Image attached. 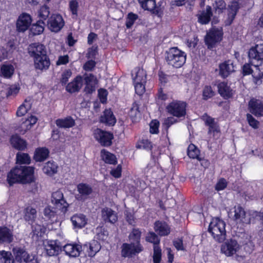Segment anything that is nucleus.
I'll list each match as a JSON object with an SVG mask.
<instances>
[{
    "mask_svg": "<svg viewBox=\"0 0 263 263\" xmlns=\"http://www.w3.org/2000/svg\"><path fill=\"white\" fill-rule=\"evenodd\" d=\"M34 168L32 166H16L7 175V180L10 185L14 183H30L34 181Z\"/></svg>",
    "mask_w": 263,
    "mask_h": 263,
    "instance_id": "nucleus-1",
    "label": "nucleus"
},
{
    "mask_svg": "<svg viewBox=\"0 0 263 263\" xmlns=\"http://www.w3.org/2000/svg\"><path fill=\"white\" fill-rule=\"evenodd\" d=\"M186 54L178 47H172L166 52L165 60L168 65L176 68L182 67L185 63Z\"/></svg>",
    "mask_w": 263,
    "mask_h": 263,
    "instance_id": "nucleus-2",
    "label": "nucleus"
},
{
    "mask_svg": "<svg viewBox=\"0 0 263 263\" xmlns=\"http://www.w3.org/2000/svg\"><path fill=\"white\" fill-rule=\"evenodd\" d=\"M224 222L218 218H213L211 221L209 231L213 238L218 242L223 241L226 238V229Z\"/></svg>",
    "mask_w": 263,
    "mask_h": 263,
    "instance_id": "nucleus-3",
    "label": "nucleus"
},
{
    "mask_svg": "<svg viewBox=\"0 0 263 263\" xmlns=\"http://www.w3.org/2000/svg\"><path fill=\"white\" fill-rule=\"evenodd\" d=\"M223 35L221 27H214L207 32L205 37V43L209 49H212L222 40Z\"/></svg>",
    "mask_w": 263,
    "mask_h": 263,
    "instance_id": "nucleus-4",
    "label": "nucleus"
},
{
    "mask_svg": "<svg viewBox=\"0 0 263 263\" xmlns=\"http://www.w3.org/2000/svg\"><path fill=\"white\" fill-rule=\"evenodd\" d=\"M186 107L185 102L176 100L172 101L166 106V110L171 115L180 118L186 115Z\"/></svg>",
    "mask_w": 263,
    "mask_h": 263,
    "instance_id": "nucleus-5",
    "label": "nucleus"
},
{
    "mask_svg": "<svg viewBox=\"0 0 263 263\" xmlns=\"http://www.w3.org/2000/svg\"><path fill=\"white\" fill-rule=\"evenodd\" d=\"M121 255L124 257L130 258L143 250L141 244H135L134 242L124 243L121 247Z\"/></svg>",
    "mask_w": 263,
    "mask_h": 263,
    "instance_id": "nucleus-6",
    "label": "nucleus"
},
{
    "mask_svg": "<svg viewBox=\"0 0 263 263\" xmlns=\"http://www.w3.org/2000/svg\"><path fill=\"white\" fill-rule=\"evenodd\" d=\"M93 136L95 139L103 146H109L112 144L113 135L109 132L97 128L93 131Z\"/></svg>",
    "mask_w": 263,
    "mask_h": 263,
    "instance_id": "nucleus-7",
    "label": "nucleus"
},
{
    "mask_svg": "<svg viewBox=\"0 0 263 263\" xmlns=\"http://www.w3.org/2000/svg\"><path fill=\"white\" fill-rule=\"evenodd\" d=\"M51 202L58 209L65 213L67 211L69 204L64 197L63 192L58 190L53 192L51 196Z\"/></svg>",
    "mask_w": 263,
    "mask_h": 263,
    "instance_id": "nucleus-8",
    "label": "nucleus"
},
{
    "mask_svg": "<svg viewBox=\"0 0 263 263\" xmlns=\"http://www.w3.org/2000/svg\"><path fill=\"white\" fill-rule=\"evenodd\" d=\"M240 249V246L234 239H230L226 241L221 247V252L228 257L237 254Z\"/></svg>",
    "mask_w": 263,
    "mask_h": 263,
    "instance_id": "nucleus-9",
    "label": "nucleus"
},
{
    "mask_svg": "<svg viewBox=\"0 0 263 263\" xmlns=\"http://www.w3.org/2000/svg\"><path fill=\"white\" fill-rule=\"evenodd\" d=\"M64 21L62 16L59 14H53L49 18L47 25L49 29L54 32H58L64 27Z\"/></svg>",
    "mask_w": 263,
    "mask_h": 263,
    "instance_id": "nucleus-10",
    "label": "nucleus"
},
{
    "mask_svg": "<svg viewBox=\"0 0 263 263\" xmlns=\"http://www.w3.org/2000/svg\"><path fill=\"white\" fill-rule=\"evenodd\" d=\"M77 189L79 194L77 195L76 198L79 201H85L90 198L93 193L92 187L86 183H79L77 185Z\"/></svg>",
    "mask_w": 263,
    "mask_h": 263,
    "instance_id": "nucleus-11",
    "label": "nucleus"
},
{
    "mask_svg": "<svg viewBox=\"0 0 263 263\" xmlns=\"http://www.w3.org/2000/svg\"><path fill=\"white\" fill-rule=\"evenodd\" d=\"M249 57L253 63L257 62L259 65L263 63V43L252 47L249 51Z\"/></svg>",
    "mask_w": 263,
    "mask_h": 263,
    "instance_id": "nucleus-12",
    "label": "nucleus"
},
{
    "mask_svg": "<svg viewBox=\"0 0 263 263\" xmlns=\"http://www.w3.org/2000/svg\"><path fill=\"white\" fill-rule=\"evenodd\" d=\"M101 217L105 223L110 224H115L118 219L117 213L108 207H104L101 209Z\"/></svg>",
    "mask_w": 263,
    "mask_h": 263,
    "instance_id": "nucleus-13",
    "label": "nucleus"
},
{
    "mask_svg": "<svg viewBox=\"0 0 263 263\" xmlns=\"http://www.w3.org/2000/svg\"><path fill=\"white\" fill-rule=\"evenodd\" d=\"M47 254L50 256H57L62 251V247L57 240H48L44 243Z\"/></svg>",
    "mask_w": 263,
    "mask_h": 263,
    "instance_id": "nucleus-14",
    "label": "nucleus"
},
{
    "mask_svg": "<svg viewBox=\"0 0 263 263\" xmlns=\"http://www.w3.org/2000/svg\"><path fill=\"white\" fill-rule=\"evenodd\" d=\"M32 22L31 17L29 14L23 13L21 14L16 22L17 30L24 32L28 29Z\"/></svg>",
    "mask_w": 263,
    "mask_h": 263,
    "instance_id": "nucleus-15",
    "label": "nucleus"
},
{
    "mask_svg": "<svg viewBox=\"0 0 263 263\" xmlns=\"http://www.w3.org/2000/svg\"><path fill=\"white\" fill-rule=\"evenodd\" d=\"M28 51L30 55L33 59L47 55L45 46L39 43L30 44L28 47Z\"/></svg>",
    "mask_w": 263,
    "mask_h": 263,
    "instance_id": "nucleus-16",
    "label": "nucleus"
},
{
    "mask_svg": "<svg viewBox=\"0 0 263 263\" xmlns=\"http://www.w3.org/2000/svg\"><path fill=\"white\" fill-rule=\"evenodd\" d=\"M249 107L250 112L256 116L263 115V103L261 100L252 99L249 102Z\"/></svg>",
    "mask_w": 263,
    "mask_h": 263,
    "instance_id": "nucleus-17",
    "label": "nucleus"
},
{
    "mask_svg": "<svg viewBox=\"0 0 263 263\" xmlns=\"http://www.w3.org/2000/svg\"><path fill=\"white\" fill-rule=\"evenodd\" d=\"M63 248L66 255L72 257L79 256L82 251V246L76 243H67Z\"/></svg>",
    "mask_w": 263,
    "mask_h": 263,
    "instance_id": "nucleus-18",
    "label": "nucleus"
},
{
    "mask_svg": "<svg viewBox=\"0 0 263 263\" xmlns=\"http://www.w3.org/2000/svg\"><path fill=\"white\" fill-rule=\"evenodd\" d=\"M34 67L42 71L48 69L50 65V62L47 55L36 57L33 59Z\"/></svg>",
    "mask_w": 263,
    "mask_h": 263,
    "instance_id": "nucleus-19",
    "label": "nucleus"
},
{
    "mask_svg": "<svg viewBox=\"0 0 263 263\" xmlns=\"http://www.w3.org/2000/svg\"><path fill=\"white\" fill-rule=\"evenodd\" d=\"M239 9V4L237 2H233L228 6V18L225 21L226 25L229 26L232 23Z\"/></svg>",
    "mask_w": 263,
    "mask_h": 263,
    "instance_id": "nucleus-20",
    "label": "nucleus"
},
{
    "mask_svg": "<svg viewBox=\"0 0 263 263\" xmlns=\"http://www.w3.org/2000/svg\"><path fill=\"white\" fill-rule=\"evenodd\" d=\"M217 87L219 93L224 99L232 97L234 93V91L226 82H223L219 83Z\"/></svg>",
    "mask_w": 263,
    "mask_h": 263,
    "instance_id": "nucleus-21",
    "label": "nucleus"
},
{
    "mask_svg": "<svg viewBox=\"0 0 263 263\" xmlns=\"http://www.w3.org/2000/svg\"><path fill=\"white\" fill-rule=\"evenodd\" d=\"M84 80L85 87L84 91L87 93H91L95 91L96 79L92 74H85Z\"/></svg>",
    "mask_w": 263,
    "mask_h": 263,
    "instance_id": "nucleus-22",
    "label": "nucleus"
},
{
    "mask_svg": "<svg viewBox=\"0 0 263 263\" xmlns=\"http://www.w3.org/2000/svg\"><path fill=\"white\" fill-rule=\"evenodd\" d=\"M234 71V66L231 60L225 61L219 65V73L223 78L227 77Z\"/></svg>",
    "mask_w": 263,
    "mask_h": 263,
    "instance_id": "nucleus-23",
    "label": "nucleus"
},
{
    "mask_svg": "<svg viewBox=\"0 0 263 263\" xmlns=\"http://www.w3.org/2000/svg\"><path fill=\"white\" fill-rule=\"evenodd\" d=\"M83 85V78L80 76L76 77L74 79L66 86V90L70 93H74L80 90Z\"/></svg>",
    "mask_w": 263,
    "mask_h": 263,
    "instance_id": "nucleus-24",
    "label": "nucleus"
},
{
    "mask_svg": "<svg viewBox=\"0 0 263 263\" xmlns=\"http://www.w3.org/2000/svg\"><path fill=\"white\" fill-rule=\"evenodd\" d=\"M154 230L159 235L164 236L168 235L170 233V228L168 225L164 222L157 221L154 224Z\"/></svg>",
    "mask_w": 263,
    "mask_h": 263,
    "instance_id": "nucleus-25",
    "label": "nucleus"
},
{
    "mask_svg": "<svg viewBox=\"0 0 263 263\" xmlns=\"http://www.w3.org/2000/svg\"><path fill=\"white\" fill-rule=\"evenodd\" d=\"M71 221L74 228H82L87 223V218L83 214H76L71 217Z\"/></svg>",
    "mask_w": 263,
    "mask_h": 263,
    "instance_id": "nucleus-26",
    "label": "nucleus"
},
{
    "mask_svg": "<svg viewBox=\"0 0 263 263\" xmlns=\"http://www.w3.org/2000/svg\"><path fill=\"white\" fill-rule=\"evenodd\" d=\"M134 82L146 83V71L142 68L137 67L132 71Z\"/></svg>",
    "mask_w": 263,
    "mask_h": 263,
    "instance_id": "nucleus-27",
    "label": "nucleus"
},
{
    "mask_svg": "<svg viewBox=\"0 0 263 263\" xmlns=\"http://www.w3.org/2000/svg\"><path fill=\"white\" fill-rule=\"evenodd\" d=\"M212 8L208 6L205 10H203L197 14L198 21L201 24H206L209 23L212 16Z\"/></svg>",
    "mask_w": 263,
    "mask_h": 263,
    "instance_id": "nucleus-28",
    "label": "nucleus"
},
{
    "mask_svg": "<svg viewBox=\"0 0 263 263\" xmlns=\"http://www.w3.org/2000/svg\"><path fill=\"white\" fill-rule=\"evenodd\" d=\"M100 122L112 126L116 123V119L110 109H106L100 117Z\"/></svg>",
    "mask_w": 263,
    "mask_h": 263,
    "instance_id": "nucleus-29",
    "label": "nucleus"
},
{
    "mask_svg": "<svg viewBox=\"0 0 263 263\" xmlns=\"http://www.w3.org/2000/svg\"><path fill=\"white\" fill-rule=\"evenodd\" d=\"M230 214L235 220L243 222V220L245 218L246 212L242 207L238 205L234 206Z\"/></svg>",
    "mask_w": 263,
    "mask_h": 263,
    "instance_id": "nucleus-30",
    "label": "nucleus"
},
{
    "mask_svg": "<svg viewBox=\"0 0 263 263\" xmlns=\"http://www.w3.org/2000/svg\"><path fill=\"white\" fill-rule=\"evenodd\" d=\"M13 239L12 231L7 227H0V242L10 243Z\"/></svg>",
    "mask_w": 263,
    "mask_h": 263,
    "instance_id": "nucleus-31",
    "label": "nucleus"
},
{
    "mask_svg": "<svg viewBox=\"0 0 263 263\" xmlns=\"http://www.w3.org/2000/svg\"><path fill=\"white\" fill-rule=\"evenodd\" d=\"M12 252L15 260L20 263L23 262L28 254L24 248L18 247L13 248Z\"/></svg>",
    "mask_w": 263,
    "mask_h": 263,
    "instance_id": "nucleus-32",
    "label": "nucleus"
},
{
    "mask_svg": "<svg viewBox=\"0 0 263 263\" xmlns=\"http://www.w3.org/2000/svg\"><path fill=\"white\" fill-rule=\"evenodd\" d=\"M10 142L13 147L20 151L25 149L27 146L26 141L17 135L11 137Z\"/></svg>",
    "mask_w": 263,
    "mask_h": 263,
    "instance_id": "nucleus-33",
    "label": "nucleus"
},
{
    "mask_svg": "<svg viewBox=\"0 0 263 263\" xmlns=\"http://www.w3.org/2000/svg\"><path fill=\"white\" fill-rule=\"evenodd\" d=\"M37 120V118L32 116L26 119L21 125L20 133L24 134L27 130L30 129L32 125L36 123Z\"/></svg>",
    "mask_w": 263,
    "mask_h": 263,
    "instance_id": "nucleus-34",
    "label": "nucleus"
},
{
    "mask_svg": "<svg viewBox=\"0 0 263 263\" xmlns=\"http://www.w3.org/2000/svg\"><path fill=\"white\" fill-rule=\"evenodd\" d=\"M24 219L29 223H32L36 217V210L32 206H28L24 210Z\"/></svg>",
    "mask_w": 263,
    "mask_h": 263,
    "instance_id": "nucleus-35",
    "label": "nucleus"
},
{
    "mask_svg": "<svg viewBox=\"0 0 263 263\" xmlns=\"http://www.w3.org/2000/svg\"><path fill=\"white\" fill-rule=\"evenodd\" d=\"M57 126L60 128H70L75 124V121L71 117L64 119H58L55 121Z\"/></svg>",
    "mask_w": 263,
    "mask_h": 263,
    "instance_id": "nucleus-36",
    "label": "nucleus"
},
{
    "mask_svg": "<svg viewBox=\"0 0 263 263\" xmlns=\"http://www.w3.org/2000/svg\"><path fill=\"white\" fill-rule=\"evenodd\" d=\"M58 166L53 161H49L45 163L43 168V172L47 175L52 176L58 172Z\"/></svg>",
    "mask_w": 263,
    "mask_h": 263,
    "instance_id": "nucleus-37",
    "label": "nucleus"
},
{
    "mask_svg": "<svg viewBox=\"0 0 263 263\" xmlns=\"http://www.w3.org/2000/svg\"><path fill=\"white\" fill-rule=\"evenodd\" d=\"M14 68L11 64H4L1 68V76L3 77L9 79L13 74Z\"/></svg>",
    "mask_w": 263,
    "mask_h": 263,
    "instance_id": "nucleus-38",
    "label": "nucleus"
},
{
    "mask_svg": "<svg viewBox=\"0 0 263 263\" xmlns=\"http://www.w3.org/2000/svg\"><path fill=\"white\" fill-rule=\"evenodd\" d=\"M205 123L207 125L209 126V134H213V136H215L216 134L219 133L220 130L218 126L216 123H215L213 118L208 117L206 119Z\"/></svg>",
    "mask_w": 263,
    "mask_h": 263,
    "instance_id": "nucleus-39",
    "label": "nucleus"
},
{
    "mask_svg": "<svg viewBox=\"0 0 263 263\" xmlns=\"http://www.w3.org/2000/svg\"><path fill=\"white\" fill-rule=\"evenodd\" d=\"M48 149L42 147L36 149L34 156V159L36 161L41 162L45 160L49 156Z\"/></svg>",
    "mask_w": 263,
    "mask_h": 263,
    "instance_id": "nucleus-40",
    "label": "nucleus"
},
{
    "mask_svg": "<svg viewBox=\"0 0 263 263\" xmlns=\"http://www.w3.org/2000/svg\"><path fill=\"white\" fill-rule=\"evenodd\" d=\"M102 159L105 163L110 164H116L117 162V158L114 154L103 149L101 152Z\"/></svg>",
    "mask_w": 263,
    "mask_h": 263,
    "instance_id": "nucleus-41",
    "label": "nucleus"
},
{
    "mask_svg": "<svg viewBox=\"0 0 263 263\" xmlns=\"http://www.w3.org/2000/svg\"><path fill=\"white\" fill-rule=\"evenodd\" d=\"M31 107V99H26L24 103L22 104L17 109L16 115L18 117H22L25 115L27 111Z\"/></svg>",
    "mask_w": 263,
    "mask_h": 263,
    "instance_id": "nucleus-42",
    "label": "nucleus"
},
{
    "mask_svg": "<svg viewBox=\"0 0 263 263\" xmlns=\"http://www.w3.org/2000/svg\"><path fill=\"white\" fill-rule=\"evenodd\" d=\"M101 249L100 243L96 240H92L88 245V255L90 257L94 256Z\"/></svg>",
    "mask_w": 263,
    "mask_h": 263,
    "instance_id": "nucleus-43",
    "label": "nucleus"
},
{
    "mask_svg": "<svg viewBox=\"0 0 263 263\" xmlns=\"http://www.w3.org/2000/svg\"><path fill=\"white\" fill-rule=\"evenodd\" d=\"M141 231L139 229H133L128 236V238L131 242H134L135 244H141Z\"/></svg>",
    "mask_w": 263,
    "mask_h": 263,
    "instance_id": "nucleus-44",
    "label": "nucleus"
},
{
    "mask_svg": "<svg viewBox=\"0 0 263 263\" xmlns=\"http://www.w3.org/2000/svg\"><path fill=\"white\" fill-rule=\"evenodd\" d=\"M200 151L197 147L194 144H191L187 149V155L189 157L192 159H197L201 161V158H199Z\"/></svg>",
    "mask_w": 263,
    "mask_h": 263,
    "instance_id": "nucleus-45",
    "label": "nucleus"
},
{
    "mask_svg": "<svg viewBox=\"0 0 263 263\" xmlns=\"http://www.w3.org/2000/svg\"><path fill=\"white\" fill-rule=\"evenodd\" d=\"M45 23L43 21L39 20L35 24L32 25L31 31L33 35H38L42 33L44 30Z\"/></svg>",
    "mask_w": 263,
    "mask_h": 263,
    "instance_id": "nucleus-46",
    "label": "nucleus"
},
{
    "mask_svg": "<svg viewBox=\"0 0 263 263\" xmlns=\"http://www.w3.org/2000/svg\"><path fill=\"white\" fill-rule=\"evenodd\" d=\"M0 263H14L11 253L8 251H1Z\"/></svg>",
    "mask_w": 263,
    "mask_h": 263,
    "instance_id": "nucleus-47",
    "label": "nucleus"
},
{
    "mask_svg": "<svg viewBox=\"0 0 263 263\" xmlns=\"http://www.w3.org/2000/svg\"><path fill=\"white\" fill-rule=\"evenodd\" d=\"M138 2L145 10L153 11L156 7L155 0H138Z\"/></svg>",
    "mask_w": 263,
    "mask_h": 263,
    "instance_id": "nucleus-48",
    "label": "nucleus"
},
{
    "mask_svg": "<svg viewBox=\"0 0 263 263\" xmlns=\"http://www.w3.org/2000/svg\"><path fill=\"white\" fill-rule=\"evenodd\" d=\"M16 162L20 164H28L30 163L31 159L26 153H17L16 156Z\"/></svg>",
    "mask_w": 263,
    "mask_h": 263,
    "instance_id": "nucleus-49",
    "label": "nucleus"
},
{
    "mask_svg": "<svg viewBox=\"0 0 263 263\" xmlns=\"http://www.w3.org/2000/svg\"><path fill=\"white\" fill-rule=\"evenodd\" d=\"M145 240L147 242L153 243L154 246H159L160 243V239L158 235L153 232H150L147 233Z\"/></svg>",
    "mask_w": 263,
    "mask_h": 263,
    "instance_id": "nucleus-50",
    "label": "nucleus"
},
{
    "mask_svg": "<svg viewBox=\"0 0 263 263\" xmlns=\"http://www.w3.org/2000/svg\"><path fill=\"white\" fill-rule=\"evenodd\" d=\"M50 14L49 8L46 6L44 5L41 7L38 12V15L41 21L46 20Z\"/></svg>",
    "mask_w": 263,
    "mask_h": 263,
    "instance_id": "nucleus-51",
    "label": "nucleus"
},
{
    "mask_svg": "<svg viewBox=\"0 0 263 263\" xmlns=\"http://www.w3.org/2000/svg\"><path fill=\"white\" fill-rule=\"evenodd\" d=\"M226 4L223 0H216L213 4L214 9L216 13L218 14L222 12V11L226 9Z\"/></svg>",
    "mask_w": 263,
    "mask_h": 263,
    "instance_id": "nucleus-52",
    "label": "nucleus"
},
{
    "mask_svg": "<svg viewBox=\"0 0 263 263\" xmlns=\"http://www.w3.org/2000/svg\"><path fill=\"white\" fill-rule=\"evenodd\" d=\"M161 260V249L159 246H154V263H160Z\"/></svg>",
    "mask_w": 263,
    "mask_h": 263,
    "instance_id": "nucleus-53",
    "label": "nucleus"
},
{
    "mask_svg": "<svg viewBox=\"0 0 263 263\" xmlns=\"http://www.w3.org/2000/svg\"><path fill=\"white\" fill-rule=\"evenodd\" d=\"M139 115L140 111L139 110V106L137 103L135 102L133 104L132 107L129 111V116L132 119H134Z\"/></svg>",
    "mask_w": 263,
    "mask_h": 263,
    "instance_id": "nucleus-54",
    "label": "nucleus"
},
{
    "mask_svg": "<svg viewBox=\"0 0 263 263\" xmlns=\"http://www.w3.org/2000/svg\"><path fill=\"white\" fill-rule=\"evenodd\" d=\"M138 18V15L132 12L128 13L126 21V26L127 28H130L134 24L135 21Z\"/></svg>",
    "mask_w": 263,
    "mask_h": 263,
    "instance_id": "nucleus-55",
    "label": "nucleus"
},
{
    "mask_svg": "<svg viewBox=\"0 0 263 263\" xmlns=\"http://www.w3.org/2000/svg\"><path fill=\"white\" fill-rule=\"evenodd\" d=\"M138 148H143L146 150H150L152 147V144L150 141L147 139H142L136 145Z\"/></svg>",
    "mask_w": 263,
    "mask_h": 263,
    "instance_id": "nucleus-56",
    "label": "nucleus"
},
{
    "mask_svg": "<svg viewBox=\"0 0 263 263\" xmlns=\"http://www.w3.org/2000/svg\"><path fill=\"white\" fill-rule=\"evenodd\" d=\"M32 232L34 235L42 236V234L45 233V228L39 224H35L32 226Z\"/></svg>",
    "mask_w": 263,
    "mask_h": 263,
    "instance_id": "nucleus-57",
    "label": "nucleus"
},
{
    "mask_svg": "<svg viewBox=\"0 0 263 263\" xmlns=\"http://www.w3.org/2000/svg\"><path fill=\"white\" fill-rule=\"evenodd\" d=\"M44 216L48 219L54 217L56 214L55 209L51 206H46L44 210Z\"/></svg>",
    "mask_w": 263,
    "mask_h": 263,
    "instance_id": "nucleus-58",
    "label": "nucleus"
},
{
    "mask_svg": "<svg viewBox=\"0 0 263 263\" xmlns=\"http://www.w3.org/2000/svg\"><path fill=\"white\" fill-rule=\"evenodd\" d=\"M215 94L211 86H205L203 91V97L204 99H208L212 97Z\"/></svg>",
    "mask_w": 263,
    "mask_h": 263,
    "instance_id": "nucleus-59",
    "label": "nucleus"
},
{
    "mask_svg": "<svg viewBox=\"0 0 263 263\" xmlns=\"http://www.w3.org/2000/svg\"><path fill=\"white\" fill-rule=\"evenodd\" d=\"M227 181L223 178L218 180L215 186L216 190L219 191L224 190L227 186Z\"/></svg>",
    "mask_w": 263,
    "mask_h": 263,
    "instance_id": "nucleus-60",
    "label": "nucleus"
},
{
    "mask_svg": "<svg viewBox=\"0 0 263 263\" xmlns=\"http://www.w3.org/2000/svg\"><path fill=\"white\" fill-rule=\"evenodd\" d=\"M135 84V89L136 93L139 95H142L145 91L144 84L145 83L134 82Z\"/></svg>",
    "mask_w": 263,
    "mask_h": 263,
    "instance_id": "nucleus-61",
    "label": "nucleus"
},
{
    "mask_svg": "<svg viewBox=\"0 0 263 263\" xmlns=\"http://www.w3.org/2000/svg\"><path fill=\"white\" fill-rule=\"evenodd\" d=\"M159 126V122L158 121L155 120H153L149 124L150 129L149 132L152 134H157L159 132L158 127Z\"/></svg>",
    "mask_w": 263,
    "mask_h": 263,
    "instance_id": "nucleus-62",
    "label": "nucleus"
},
{
    "mask_svg": "<svg viewBox=\"0 0 263 263\" xmlns=\"http://www.w3.org/2000/svg\"><path fill=\"white\" fill-rule=\"evenodd\" d=\"M69 9L71 13L73 15H77L78 2L77 0H71L69 4Z\"/></svg>",
    "mask_w": 263,
    "mask_h": 263,
    "instance_id": "nucleus-63",
    "label": "nucleus"
},
{
    "mask_svg": "<svg viewBox=\"0 0 263 263\" xmlns=\"http://www.w3.org/2000/svg\"><path fill=\"white\" fill-rule=\"evenodd\" d=\"M178 120L174 117H170L164 120L163 125L165 126L166 128H168L173 124L178 122Z\"/></svg>",
    "mask_w": 263,
    "mask_h": 263,
    "instance_id": "nucleus-64",
    "label": "nucleus"
}]
</instances>
